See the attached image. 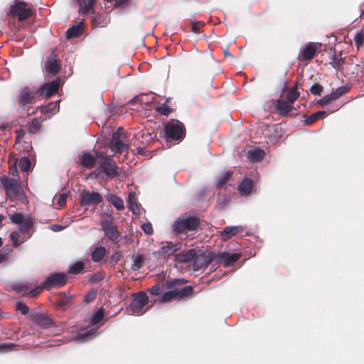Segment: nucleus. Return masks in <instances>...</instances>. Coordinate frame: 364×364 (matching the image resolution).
Segmentation results:
<instances>
[{
  "label": "nucleus",
  "instance_id": "1",
  "mask_svg": "<svg viewBox=\"0 0 364 364\" xmlns=\"http://www.w3.org/2000/svg\"><path fill=\"white\" fill-rule=\"evenodd\" d=\"M0 183L9 200H18L23 203L27 201L26 193L19 180L3 175L0 176Z\"/></svg>",
  "mask_w": 364,
  "mask_h": 364
},
{
  "label": "nucleus",
  "instance_id": "2",
  "mask_svg": "<svg viewBox=\"0 0 364 364\" xmlns=\"http://www.w3.org/2000/svg\"><path fill=\"white\" fill-rule=\"evenodd\" d=\"M200 220L196 216L181 215L172 225L173 232L176 235H186L188 232L197 230Z\"/></svg>",
  "mask_w": 364,
  "mask_h": 364
},
{
  "label": "nucleus",
  "instance_id": "3",
  "mask_svg": "<svg viewBox=\"0 0 364 364\" xmlns=\"http://www.w3.org/2000/svg\"><path fill=\"white\" fill-rule=\"evenodd\" d=\"M164 132L167 141H181L186 136V127L178 119H171L165 123Z\"/></svg>",
  "mask_w": 364,
  "mask_h": 364
},
{
  "label": "nucleus",
  "instance_id": "4",
  "mask_svg": "<svg viewBox=\"0 0 364 364\" xmlns=\"http://www.w3.org/2000/svg\"><path fill=\"white\" fill-rule=\"evenodd\" d=\"M105 236L107 237L114 243H117L120 240L121 235L119 232L114 218L112 215L103 213L100 222Z\"/></svg>",
  "mask_w": 364,
  "mask_h": 364
},
{
  "label": "nucleus",
  "instance_id": "5",
  "mask_svg": "<svg viewBox=\"0 0 364 364\" xmlns=\"http://www.w3.org/2000/svg\"><path fill=\"white\" fill-rule=\"evenodd\" d=\"M33 14V12L30 6L22 0H15L7 12V16L17 18L19 21L28 19Z\"/></svg>",
  "mask_w": 364,
  "mask_h": 364
},
{
  "label": "nucleus",
  "instance_id": "6",
  "mask_svg": "<svg viewBox=\"0 0 364 364\" xmlns=\"http://www.w3.org/2000/svg\"><path fill=\"white\" fill-rule=\"evenodd\" d=\"M187 280L184 279H167L165 282L166 289H172L180 299L188 297L193 294L192 286H186Z\"/></svg>",
  "mask_w": 364,
  "mask_h": 364
},
{
  "label": "nucleus",
  "instance_id": "7",
  "mask_svg": "<svg viewBox=\"0 0 364 364\" xmlns=\"http://www.w3.org/2000/svg\"><path fill=\"white\" fill-rule=\"evenodd\" d=\"M132 300L129 306V309L132 314L142 315L147 309H144L148 304L149 298L144 291H139L132 294Z\"/></svg>",
  "mask_w": 364,
  "mask_h": 364
},
{
  "label": "nucleus",
  "instance_id": "8",
  "mask_svg": "<svg viewBox=\"0 0 364 364\" xmlns=\"http://www.w3.org/2000/svg\"><path fill=\"white\" fill-rule=\"evenodd\" d=\"M96 155L97 158L100 159V168L107 177L116 178L119 176V168L113 159L108 156H104L101 151H97Z\"/></svg>",
  "mask_w": 364,
  "mask_h": 364
},
{
  "label": "nucleus",
  "instance_id": "9",
  "mask_svg": "<svg viewBox=\"0 0 364 364\" xmlns=\"http://www.w3.org/2000/svg\"><path fill=\"white\" fill-rule=\"evenodd\" d=\"M68 280V277L66 274L63 272H54L46 279L43 284V287L46 290H50L53 288H61L65 286Z\"/></svg>",
  "mask_w": 364,
  "mask_h": 364
},
{
  "label": "nucleus",
  "instance_id": "10",
  "mask_svg": "<svg viewBox=\"0 0 364 364\" xmlns=\"http://www.w3.org/2000/svg\"><path fill=\"white\" fill-rule=\"evenodd\" d=\"M62 84L60 77H57L55 80L43 84L41 87L36 89V92L38 94V97L49 98L58 92L60 86Z\"/></svg>",
  "mask_w": 364,
  "mask_h": 364
},
{
  "label": "nucleus",
  "instance_id": "11",
  "mask_svg": "<svg viewBox=\"0 0 364 364\" xmlns=\"http://www.w3.org/2000/svg\"><path fill=\"white\" fill-rule=\"evenodd\" d=\"M127 139V134L122 127L118 128L116 132H114L110 141V149L115 153H121L127 149L124 141Z\"/></svg>",
  "mask_w": 364,
  "mask_h": 364
},
{
  "label": "nucleus",
  "instance_id": "12",
  "mask_svg": "<svg viewBox=\"0 0 364 364\" xmlns=\"http://www.w3.org/2000/svg\"><path fill=\"white\" fill-rule=\"evenodd\" d=\"M284 91L285 88L283 89L279 99L271 100L272 105L274 109V112L282 117L289 116L294 109L293 105H291L287 101L283 100V95Z\"/></svg>",
  "mask_w": 364,
  "mask_h": 364
},
{
  "label": "nucleus",
  "instance_id": "13",
  "mask_svg": "<svg viewBox=\"0 0 364 364\" xmlns=\"http://www.w3.org/2000/svg\"><path fill=\"white\" fill-rule=\"evenodd\" d=\"M80 204L82 207L97 206L103 202L102 196L97 192L83 190L80 194Z\"/></svg>",
  "mask_w": 364,
  "mask_h": 364
},
{
  "label": "nucleus",
  "instance_id": "14",
  "mask_svg": "<svg viewBox=\"0 0 364 364\" xmlns=\"http://www.w3.org/2000/svg\"><path fill=\"white\" fill-rule=\"evenodd\" d=\"M215 259V253L211 252L208 255L205 253H202L200 255H195L194 258L193 259V269L195 271L200 270L208 266L211 262Z\"/></svg>",
  "mask_w": 364,
  "mask_h": 364
},
{
  "label": "nucleus",
  "instance_id": "15",
  "mask_svg": "<svg viewBox=\"0 0 364 364\" xmlns=\"http://www.w3.org/2000/svg\"><path fill=\"white\" fill-rule=\"evenodd\" d=\"M61 69L60 60L57 58L56 54L53 50L51 55L47 58L45 63V70L48 75H55Z\"/></svg>",
  "mask_w": 364,
  "mask_h": 364
},
{
  "label": "nucleus",
  "instance_id": "16",
  "mask_svg": "<svg viewBox=\"0 0 364 364\" xmlns=\"http://www.w3.org/2000/svg\"><path fill=\"white\" fill-rule=\"evenodd\" d=\"M29 317L43 328H48L54 325L53 320L49 316L36 310L31 311Z\"/></svg>",
  "mask_w": 364,
  "mask_h": 364
},
{
  "label": "nucleus",
  "instance_id": "17",
  "mask_svg": "<svg viewBox=\"0 0 364 364\" xmlns=\"http://www.w3.org/2000/svg\"><path fill=\"white\" fill-rule=\"evenodd\" d=\"M241 257V253H230L222 252L215 253V259L218 262H221L225 267H229L235 264Z\"/></svg>",
  "mask_w": 364,
  "mask_h": 364
},
{
  "label": "nucleus",
  "instance_id": "18",
  "mask_svg": "<svg viewBox=\"0 0 364 364\" xmlns=\"http://www.w3.org/2000/svg\"><path fill=\"white\" fill-rule=\"evenodd\" d=\"M38 94L36 92V89L31 90L30 87H26L21 91L18 101L21 106L24 107L26 105L33 104Z\"/></svg>",
  "mask_w": 364,
  "mask_h": 364
},
{
  "label": "nucleus",
  "instance_id": "19",
  "mask_svg": "<svg viewBox=\"0 0 364 364\" xmlns=\"http://www.w3.org/2000/svg\"><path fill=\"white\" fill-rule=\"evenodd\" d=\"M318 46L314 43H309L301 52L299 59L302 61L311 60L317 53Z\"/></svg>",
  "mask_w": 364,
  "mask_h": 364
},
{
  "label": "nucleus",
  "instance_id": "20",
  "mask_svg": "<svg viewBox=\"0 0 364 364\" xmlns=\"http://www.w3.org/2000/svg\"><path fill=\"white\" fill-rule=\"evenodd\" d=\"M34 232L33 220L31 216L27 215L26 220L20 224L18 232L23 235H26V239H28L32 236Z\"/></svg>",
  "mask_w": 364,
  "mask_h": 364
},
{
  "label": "nucleus",
  "instance_id": "21",
  "mask_svg": "<svg viewBox=\"0 0 364 364\" xmlns=\"http://www.w3.org/2000/svg\"><path fill=\"white\" fill-rule=\"evenodd\" d=\"M254 188L252 179L244 177L237 186V191L242 196H248L251 194Z\"/></svg>",
  "mask_w": 364,
  "mask_h": 364
},
{
  "label": "nucleus",
  "instance_id": "22",
  "mask_svg": "<svg viewBox=\"0 0 364 364\" xmlns=\"http://www.w3.org/2000/svg\"><path fill=\"white\" fill-rule=\"evenodd\" d=\"M182 247V244L180 242L178 243H172V242H167L166 245H164L161 247L160 250L159 251V254L160 256L166 257H169L171 255H173L178 250H181Z\"/></svg>",
  "mask_w": 364,
  "mask_h": 364
},
{
  "label": "nucleus",
  "instance_id": "23",
  "mask_svg": "<svg viewBox=\"0 0 364 364\" xmlns=\"http://www.w3.org/2000/svg\"><path fill=\"white\" fill-rule=\"evenodd\" d=\"M195 255H196V250L195 249L182 251L175 255V261L179 263H187L193 261Z\"/></svg>",
  "mask_w": 364,
  "mask_h": 364
},
{
  "label": "nucleus",
  "instance_id": "24",
  "mask_svg": "<svg viewBox=\"0 0 364 364\" xmlns=\"http://www.w3.org/2000/svg\"><path fill=\"white\" fill-rule=\"evenodd\" d=\"M97 159H98L97 155L94 156L88 152H84L80 156L81 164L87 168H93L96 164Z\"/></svg>",
  "mask_w": 364,
  "mask_h": 364
},
{
  "label": "nucleus",
  "instance_id": "25",
  "mask_svg": "<svg viewBox=\"0 0 364 364\" xmlns=\"http://www.w3.org/2000/svg\"><path fill=\"white\" fill-rule=\"evenodd\" d=\"M242 230L241 226H228L220 232V236L223 240L226 241Z\"/></svg>",
  "mask_w": 364,
  "mask_h": 364
},
{
  "label": "nucleus",
  "instance_id": "26",
  "mask_svg": "<svg viewBox=\"0 0 364 364\" xmlns=\"http://www.w3.org/2000/svg\"><path fill=\"white\" fill-rule=\"evenodd\" d=\"M80 6L79 12L82 14H91L93 11L95 0H77Z\"/></svg>",
  "mask_w": 364,
  "mask_h": 364
},
{
  "label": "nucleus",
  "instance_id": "27",
  "mask_svg": "<svg viewBox=\"0 0 364 364\" xmlns=\"http://www.w3.org/2000/svg\"><path fill=\"white\" fill-rule=\"evenodd\" d=\"M106 200L112 203L117 210H122L124 208L123 200L115 194L109 193L105 196Z\"/></svg>",
  "mask_w": 364,
  "mask_h": 364
},
{
  "label": "nucleus",
  "instance_id": "28",
  "mask_svg": "<svg viewBox=\"0 0 364 364\" xmlns=\"http://www.w3.org/2000/svg\"><path fill=\"white\" fill-rule=\"evenodd\" d=\"M331 61L330 62V65L333 68L339 71H342L343 70L345 59L341 57V52L339 53L338 55L334 54L333 56H331Z\"/></svg>",
  "mask_w": 364,
  "mask_h": 364
},
{
  "label": "nucleus",
  "instance_id": "29",
  "mask_svg": "<svg viewBox=\"0 0 364 364\" xmlns=\"http://www.w3.org/2000/svg\"><path fill=\"white\" fill-rule=\"evenodd\" d=\"M107 253V252L105 247H97L92 251V259L95 262H100L104 259Z\"/></svg>",
  "mask_w": 364,
  "mask_h": 364
},
{
  "label": "nucleus",
  "instance_id": "30",
  "mask_svg": "<svg viewBox=\"0 0 364 364\" xmlns=\"http://www.w3.org/2000/svg\"><path fill=\"white\" fill-rule=\"evenodd\" d=\"M82 23H80L69 28L66 31V38L71 39L79 37L82 33Z\"/></svg>",
  "mask_w": 364,
  "mask_h": 364
},
{
  "label": "nucleus",
  "instance_id": "31",
  "mask_svg": "<svg viewBox=\"0 0 364 364\" xmlns=\"http://www.w3.org/2000/svg\"><path fill=\"white\" fill-rule=\"evenodd\" d=\"M326 112L324 111H318L313 113L311 115L306 116L304 115V124L306 125H311L318 119L323 118L326 116Z\"/></svg>",
  "mask_w": 364,
  "mask_h": 364
},
{
  "label": "nucleus",
  "instance_id": "32",
  "mask_svg": "<svg viewBox=\"0 0 364 364\" xmlns=\"http://www.w3.org/2000/svg\"><path fill=\"white\" fill-rule=\"evenodd\" d=\"M232 171H228L223 172L220 176L216 178V186L218 188H221L224 185L227 183L228 181H230Z\"/></svg>",
  "mask_w": 364,
  "mask_h": 364
},
{
  "label": "nucleus",
  "instance_id": "33",
  "mask_svg": "<svg viewBox=\"0 0 364 364\" xmlns=\"http://www.w3.org/2000/svg\"><path fill=\"white\" fill-rule=\"evenodd\" d=\"M41 128V121L39 119L34 118L27 124V130L30 134L38 133Z\"/></svg>",
  "mask_w": 364,
  "mask_h": 364
},
{
  "label": "nucleus",
  "instance_id": "34",
  "mask_svg": "<svg viewBox=\"0 0 364 364\" xmlns=\"http://www.w3.org/2000/svg\"><path fill=\"white\" fill-rule=\"evenodd\" d=\"M91 22L92 25L95 27L100 26L102 27L106 23L105 20V16L102 14L92 12L91 14Z\"/></svg>",
  "mask_w": 364,
  "mask_h": 364
},
{
  "label": "nucleus",
  "instance_id": "35",
  "mask_svg": "<svg viewBox=\"0 0 364 364\" xmlns=\"http://www.w3.org/2000/svg\"><path fill=\"white\" fill-rule=\"evenodd\" d=\"M297 85H295L294 87L291 88L287 91L285 98L287 101L289 102L291 105H293V103L299 97V92L297 91Z\"/></svg>",
  "mask_w": 364,
  "mask_h": 364
},
{
  "label": "nucleus",
  "instance_id": "36",
  "mask_svg": "<svg viewBox=\"0 0 364 364\" xmlns=\"http://www.w3.org/2000/svg\"><path fill=\"white\" fill-rule=\"evenodd\" d=\"M264 156V151L257 149L254 150H250L247 152V156L250 159L255 161H260L263 159Z\"/></svg>",
  "mask_w": 364,
  "mask_h": 364
},
{
  "label": "nucleus",
  "instance_id": "37",
  "mask_svg": "<svg viewBox=\"0 0 364 364\" xmlns=\"http://www.w3.org/2000/svg\"><path fill=\"white\" fill-rule=\"evenodd\" d=\"M128 208L129 210H131L133 214H137L139 212V208L137 204L136 198H135L134 195L132 193H129V198H128Z\"/></svg>",
  "mask_w": 364,
  "mask_h": 364
},
{
  "label": "nucleus",
  "instance_id": "38",
  "mask_svg": "<svg viewBox=\"0 0 364 364\" xmlns=\"http://www.w3.org/2000/svg\"><path fill=\"white\" fill-rule=\"evenodd\" d=\"M9 219L14 224L20 225L26 220V216L22 213L13 212L9 214Z\"/></svg>",
  "mask_w": 364,
  "mask_h": 364
},
{
  "label": "nucleus",
  "instance_id": "39",
  "mask_svg": "<svg viewBox=\"0 0 364 364\" xmlns=\"http://www.w3.org/2000/svg\"><path fill=\"white\" fill-rule=\"evenodd\" d=\"M144 263V257L142 255H136L133 258L132 269L134 271L139 270Z\"/></svg>",
  "mask_w": 364,
  "mask_h": 364
},
{
  "label": "nucleus",
  "instance_id": "40",
  "mask_svg": "<svg viewBox=\"0 0 364 364\" xmlns=\"http://www.w3.org/2000/svg\"><path fill=\"white\" fill-rule=\"evenodd\" d=\"M19 168L23 171L27 172L31 168V161L28 157H21L18 161Z\"/></svg>",
  "mask_w": 364,
  "mask_h": 364
},
{
  "label": "nucleus",
  "instance_id": "41",
  "mask_svg": "<svg viewBox=\"0 0 364 364\" xmlns=\"http://www.w3.org/2000/svg\"><path fill=\"white\" fill-rule=\"evenodd\" d=\"M175 299H180L178 296L176 295V293L175 291H173L172 289H171L170 291H166V293H164L161 299V301L162 303H167V302H170L172 300H175Z\"/></svg>",
  "mask_w": 364,
  "mask_h": 364
},
{
  "label": "nucleus",
  "instance_id": "42",
  "mask_svg": "<svg viewBox=\"0 0 364 364\" xmlns=\"http://www.w3.org/2000/svg\"><path fill=\"white\" fill-rule=\"evenodd\" d=\"M105 310L101 307L97 311L91 318V323L93 325L98 324L104 318Z\"/></svg>",
  "mask_w": 364,
  "mask_h": 364
},
{
  "label": "nucleus",
  "instance_id": "43",
  "mask_svg": "<svg viewBox=\"0 0 364 364\" xmlns=\"http://www.w3.org/2000/svg\"><path fill=\"white\" fill-rule=\"evenodd\" d=\"M84 269V264L82 262H76L72 264L69 269L68 273L71 274H77Z\"/></svg>",
  "mask_w": 364,
  "mask_h": 364
},
{
  "label": "nucleus",
  "instance_id": "44",
  "mask_svg": "<svg viewBox=\"0 0 364 364\" xmlns=\"http://www.w3.org/2000/svg\"><path fill=\"white\" fill-rule=\"evenodd\" d=\"M156 111L162 115L168 116L172 112L173 109L168 106L165 102L161 106L157 107L156 108Z\"/></svg>",
  "mask_w": 364,
  "mask_h": 364
},
{
  "label": "nucleus",
  "instance_id": "45",
  "mask_svg": "<svg viewBox=\"0 0 364 364\" xmlns=\"http://www.w3.org/2000/svg\"><path fill=\"white\" fill-rule=\"evenodd\" d=\"M12 249L11 247L9 245L4 246L1 250H0V263L4 262L7 259L9 254L11 252Z\"/></svg>",
  "mask_w": 364,
  "mask_h": 364
},
{
  "label": "nucleus",
  "instance_id": "46",
  "mask_svg": "<svg viewBox=\"0 0 364 364\" xmlns=\"http://www.w3.org/2000/svg\"><path fill=\"white\" fill-rule=\"evenodd\" d=\"M19 235L20 233L16 231H14L9 235L10 240L13 242V246L15 247H18L24 242V240L19 241Z\"/></svg>",
  "mask_w": 364,
  "mask_h": 364
},
{
  "label": "nucleus",
  "instance_id": "47",
  "mask_svg": "<svg viewBox=\"0 0 364 364\" xmlns=\"http://www.w3.org/2000/svg\"><path fill=\"white\" fill-rule=\"evenodd\" d=\"M349 91V87L346 86H341L336 89L333 92H332L333 95L335 97V99L337 100L341 96L345 95Z\"/></svg>",
  "mask_w": 364,
  "mask_h": 364
},
{
  "label": "nucleus",
  "instance_id": "48",
  "mask_svg": "<svg viewBox=\"0 0 364 364\" xmlns=\"http://www.w3.org/2000/svg\"><path fill=\"white\" fill-rule=\"evenodd\" d=\"M333 100H336V99L331 92L330 95H325L321 99H320L318 101V104L321 106H326Z\"/></svg>",
  "mask_w": 364,
  "mask_h": 364
},
{
  "label": "nucleus",
  "instance_id": "49",
  "mask_svg": "<svg viewBox=\"0 0 364 364\" xmlns=\"http://www.w3.org/2000/svg\"><path fill=\"white\" fill-rule=\"evenodd\" d=\"M16 310L21 311L23 315H27L29 313V307L22 301H17L16 304Z\"/></svg>",
  "mask_w": 364,
  "mask_h": 364
},
{
  "label": "nucleus",
  "instance_id": "50",
  "mask_svg": "<svg viewBox=\"0 0 364 364\" xmlns=\"http://www.w3.org/2000/svg\"><path fill=\"white\" fill-rule=\"evenodd\" d=\"M97 293L94 289L90 290L83 298L84 302L89 304L92 302L96 298Z\"/></svg>",
  "mask_w": 364,
  "mask_h": 364
},
{
  "label": "nucleus",
  "instance_id": "51",
  "mask_svg": "<svg viewBox=\"0 0 364 364\" xmlns=\"http://www.w3.org/2000/svg\"><path fill=\"white\" fill-rule=\"evenodd\" d=\"M71 299L72 297L62 296L61 295H60L58 299V304L60 307L65 309L69 304Z\"/></svg>",
  "mask_w": 364,
  "mask_h": 364
},
{
  "label": "nucleus",
  "instance_id": "52",
  "mask_svg": "<svg viewBox=\"0 0 364 364\" xmlns=\"http://www.w3.org/2000/svg\"><path fill=\"white\" fill-rule=\"evenodd\" d=\"M59 101L56 102L54 105L53 103L48 105V106L43 108L42 112H55L59 110Z\"/></svg>",
  "mask_w": 364,
  "mask_h": 364
},
{
  "label": "nucleus",
  "instance_id": "53",
  "mask_svg": "<svg viewBox=\"0 0 364 364\" xmlns=\"http://www.w3.org/2000/svg\"><path fill=\"white\" fill-rule=\"evenodd\" d=\"M354 42L357 48L364 44V34L363 33H357L354 36Z\"/></svg>",
  "mask_w": 364,
  "mask_h": 364
},
{
  "label": "nucleus",
  "instance_id": "54",
  "mask_svg": "<svg viewBox=\"0 0 364 364\" xmlns=\"http://www.w3.org/2000/svg\"><path fill=\"white\" fill-rule=\"evenodd\" d=\"M323 90V86L318 83L313 85L310 88L311 93L314 95H320Z\"/></svg>",
  "mask_w": 364,
  "mask_h": 364
},
{
  "label": "nucleus",
  "instance_id": "55",
  "mask_svg": "<svg viewBox=\"0 0 364 364\" xmlns=\"http://www.w3.org/2000/svg\"><path fill=\"white\" fill-rule=\"evenodd\" d=\"M43 289H45V288L43 287V284L42 283L41 286H38V287H36L34 289L29 291L28 293H26V294L29 297L33 298V297L37 296L38 294H40Z\"/></svg>",
  "mask_w": 364,
  "mask_h": 364
},
{
  "label": "nucleus",
  "instance_id": "56",
  "mask_svg": "<svg viewBox=\"0 0 364 364\" xmlns=\"http://www.w3.org/2000/svg\"><path fill=\"white\" fill-rule=\"evenodd\" d=\"M141 230L148 235H151L153 234V227L151 223H145L141 225Z\"/></svg>",
  "mask_w": 364,
  "mask_h": 364
},
{
  "label": "nucleus",
  "instance_id": "57",
  "mask_svg": "<svg viewBox=\"0 0 364 364\" xmlns=\"http://www.w3.org/2000/svg\"><path fill=\"white\" fill-rule=\"evenodd\" d=\"M14 290H15L17 293H23L26 294V291H28V288L27 286L18 284L14 286L13 287Z\"/></svg>",
  "mask_w": 364,
  "mask_h": 364
},
{
  "label": "nucleus",
  "instance_id": "58",
  "mask_svg": "<svg viewBox=\"0 0 364 364\" xmlns=\"http://www.w3.org/2000/svg\"><path fill=\"white\" fill-rule=\"evenodd\" d=\"M262 130L264 132H269V133H276L277 132V124H269L264 125L262 127Z\"/></svg>",
  "mask_w": 364,
  "mask_h": 364
},
{
  "label": "nucleus",
  "instance_id": "59",
  "mask_svg": "<svg viewBox=\"0 0 364 364\" xmlns=\"http://www.w3.org/2000/svg\"><path fill=\"white\" fill-rule=\"evenodd\" d=\"M68 196V195L67 193H62L59 196L58 199V203H57L59 206L63 207L66 205V200H67Z\"/></svg>",
  "mask_w": 364,
  "mask_h": 364
},
{
  "label": "nucleus",
  "instance_id": "60",
  "mask_svg": "<svg viewBox=\"0 0 364 364\" xmlns=\"http://www.w3.org/2000/svg\"><path fill=\"white\" fill-rule=\"evenodd\" d=\"M25 130L23 129H18L16 130V142L19 143L25 135Z\"/></svg>",
  "mask_w": 364,
  "mask_h": 364
},
{
  "label": "nucleus",
  "instance_id": "61",
  "mask_svg": "<svg viewBox=\"0 0 364 364\" xmlns=\"http://www.w3.org/2000/svg\"><path fill=\"white\" fill-rule=\"evenodd\" d=\"M203 26V24L200 22H193L191 30L193 32L198 33L200 32V28Z\"/></svg>",
  "mask_w": 364,
  "mask_h": 364
},
{
  "label": "nucleus",
  "instance_id": "62",
  "mask_svg": "<svg viewBox=\"0 0 364 364\" xmlns=\"http://www.w3.org/2000/svg\"><path fill=\"white\" fill-rule=\"evenodd\" d=\"M149 292L154 296H158L161 293V288L159 284L154 285L150 289Z\"/></svg>",
  "mask_w": 364,
  "mask_h": 364
},
{
  "label": "nucleus",
  "instance_id": "63",
  "mask_svg": "<svg viewBox=\"0 0 364 364\" xmlns=\"http://www.w3.org/2000/svg\"><path fill=\"white\" fill-rule=\"evenodd\" d=\"M121 255L119 252H114L111 256V260L117 263L120 259Z\"/></svg>",
  "mask_w": 364,
  "mask_h": 364
},
{
  "label": "nucleus",
  "instance_id": "64",
  "mask_svg": "<svg viewBox=\"0 0 364 364\" xmlns=\"http://www.w3.org/2000/svg\"><path fill=\"white\" fill-rule=\"evenodd\" d=\"M63 228H64L60 225H52L50 226V229L55 232H58V231L63 230Z\"/></svg>",
  "mask_w": 364,
  "mask_h": 364
}]
</instances>
